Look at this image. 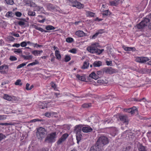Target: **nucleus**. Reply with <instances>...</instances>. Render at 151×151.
Masks as SVG:
<instances>
[{"mask_svg":"<svg viewBox=\"0 0 151 151\" xmlns=\"http://www.w3.org/2000/svg\"><path fill=\"white\" fill-rule=\"evenodd\" d=\"M108 143L109 140L108 138L105 136H102L99 138L96 144L101 148Z\"/></svg>","mask_w":151,"mask_h":151,"instance_id":"nucleus-1","label":"nucleus"},{"mask_svg":"<svg viewBox=\"0 0 151 151\" xmlns=\"http://www.w3.org/2000/svg\"><path fill=\"white\" fill-rule=\"evenodd\" d=\"M56 134L55 132H52L48 134L45 138V141L48 143L54 142L56 138Z\"/></svg>","mask_w":151,"mask_h":151,"instance_id":"nucleus-2","label":"nucleus"},{"mask_svg":"<svg viewBox=\"0 0 151 151\" xmlns=\"http://www.w3.org/2000/svg\"><path fill=\"white\" fill-rule=\"evenodd\" d=\"M98 43H92L91 45L87 47L86 50L91 53H94L96 52L97 47H99Z\"/></svg>","mask_w":151,"mask_h":151,"instance_id":"nucleus-3","label":"nucleus"},{"mask_svg":"<svg viewBox=\"0 0 151 151\" xmlns=\"http://www.w3.org/2000/svg\"><path fill=\"white\" fill-rule=\"evenodd\" d=\"M45 129L42 127L37 129L36 135L38 139H42L45 136Z\"/></svg>","mask_w":151,"mask_h":151,"instance_id":"nucleus-4","label":"nucleus"},{"mask_svg":"<svg viewBox=\"0 0 151 151\" xmlns=\"http://www.w3.org/2000/svg\"><path fill=\"white\" fill-rule=\"evenodd\" d=\"M150 22V19L147 18H145L139 23L137 27L138 29H142L148 25Z\"/></svg>","mask_w":151,"mask_h":151,"instance_id":"nucleus-5","label":"nucleus"},{"mask_svg":"<svg viewBox=\"0 0 151 151\" xmlns=\"http://www.w3.org/2000/svg\"><path fill=\"white\" fill-rule=\"evenodd\" d=\"M24 2L26 5L31 7H36L38 11H40L42 8L39 6H37L36 5L34 2L29 0H24Z\"/></svg>","mask_w":151,"mask_h":151,"instance_id":"nucleus-6","label":"nucleus"},{"mask_svg":"<svg viewBox=\"0 0 151 151\" xmlns=\"http://www.w3.org/2000/svg\"><path fill=\"white\" fill-rule=\"evenodd\" d=\"M68 136V134L67 133H65L63 134L61 137L56 142L58 145L61 144L64 142Z\"/></svg>","mask_w":151,"mask_h":151,"instance_id":"nucleus-7","label":"nucleus"},{"mask_svg":"<svg viewBox=\"0 0 151 151\" xmlns=\"http://www.w3.org/2000/svg\"><path fill=\"white\" fill-rule=\"evenodd\" d=\"M149 60V58L147 57H137L135 59L136 62L141 63H145Z\"/></svg>","mask_w":151,"mask_h":151,"instance_id":"nucleus-8","label":"nucleus"},{"mask_svg":"<svg viewBox=\"0 0 151 151\" xmlns=\"http://www.w3.org/2000/svg\"><path fill=\"white\" fill-rule=\"evenodd\" d=\"M124 111L131 113L132 114L137 112V110L136 107H133L129 109H124Z\"/></svg>","mask_w":151,"mask_h":151,"instance_id":"nucleus-9","label":"nucleus"},{"mask_svg":"<svg viewBox=\"0 0 151 151\" xmlns=\"http://www.w3.org/2000/svg\"><path fill=\"white\" fill-rule=\"evenodd\" d=\"M119 118L122 122L127 125L128 124L129 120L128 117L126 115H122L119 116Z\"/></svg>","mask_w":151,"mask_h":151,"instance_id":"nucleus-10","label":"nucleus"},{"mask_svg":"<svg viewBox=\"0 0 151 151\" xmlns=\"http://www.w3.org/2000/svg\"><path fill=\"white\" fill-rule=\"evenodd\" d=\"M82 130L83 132L88 133L91 132L92 129L89 126L87 125L83 127Z\"/></svg>","mask_w":151,"mask_h":151,"instance_id":"nucleus-11","label":"nucleus"},{"mask_svg":"<svg viewBox=\"0 0 151 151\" xmlns=\"http://www.w3.org/2000/svg\"><path fill=\"white\" fill-rule=\"evenodd\" d=\"M116 70L112 69L111 68H105L104 69V72L106 73L111 74L116 72Z\"/></svg>","mask_w":151,"mask_h":151,"instance_id":"nucleus-12","label":"nucleus"},{"mask_svg":"<svg viewBox=\"0 0 151 151\" xmlns=\"http://www.w3.org/2000/svg\"><path fill=\"white\" fill-rule=\"evenodd\" d=\"M3 98L4 99L8 101H12L15 99V97L14 96H10L7 94H4Z\"/></svg>","mask_w":151,"mask_h":151,"instance_id":"nucleus-13","label":"nucleus"},{"mask_svg":"<svg viewBox=\"0 0 151 151\" xmlns=\"http://www.w3.org/2000/svg\"><path fill=\"white\" fill-rule=\"evenodd\" d=\"M90 151H101V148L95 144L91 147Z\"/></svg>","mask_w":151,"mask_h":151,"instance_id":"nucleus-14","label":"nucleus"},{"mask_svg":"<svg viewBox=\"0 0 151 151\" xmlns=\"http://www.w3.org/2000/svg\"><path fill=\"white\" fill-rule=\"evenodd\" d=\"M83 127L82 125H77L75 127L74 132L76 133H81Z\"/></svg>","mask_w":151,"mask_h":151,"instance_id":"nucleus-15","label":"nucleus"},{"mask_svg":"<svg viewBox=\"0 0 151 151\" xmlns=\"http://www.w3.org/2000/svg\"><path fill=\"white\" fill-rule=\"evenodd\" d=\"M8 66L7 65L5 64H4L3 65L0 66V72L1 73L4 74L6 73V72L5 70H3L4 69H8Z\"/></svg>","mask_w":151,"mask_h":151,"instance_id":"nucleus-16","label":"nucleus"},{"mask_svg":"<svg viewBox=\"0 0 151 151\" xmlns=\"http://www.w3.org/2000/svg\"><path fill=\"white\" fill-rule=\"evenodd\" d=\"M72 6L76 7L78 9H81L83 8V5L81 4L80 2H75L74 4L72 5Z\"/></svg>","mask_w":151,"mask_h":151,"instance_id":"nucleus-17","label":"nucleus"},{"mask_svg":"<svg viewBox=\"0 0 151 151\" xmlns=\"http://www.w3.org/2000/svg\"><path fill=\"white\" fill-rule=\"evenodd\" d=\"M75 34L78 37H80L86 36V33L81 30H78L76 31L75 33Z\"/></svg>","mask_w":151,"mask_h":151,"instance_id":"nucleus-18","label":"nucleus"},{"mask_svg":"<svg viewBox=\"0 0 151 151\" xmlns=\"http://www.w3.org/2000/svg\"><path fill=\"white\" fill-rule=\"evenodd\" d=\"M57 114V113L55 112H46L45 113V115L48 117H53Z\"/></svg>","mask_w":151,"mask_h":151,"instance_id":"nucleus-19","label":"nucleus"},{"mask_svg":"<svg viewBox=\"0 0 151 151\" xmlns=\"http://www.w3.org/2000/svg\"><path fill=\"white\" fill-rule=\"evenodd\" d=\"M137 146L139 151H146V147L143 146L142 144H139Z\"/></svg>","mask_w":151,"mask_h":151,"instance_id":"nucleus-20","label":"nucleus"},{"mask_svg":"<svg viewBox=\"0 0 151 151\" xmlns=\"http://www.w3.org/2000/svg\"><path fill=\"white\" fill-rule=\"evenodd\" d=\"M47 104L46 103L44 104L42 102H40L38 104V107L42 109H44L45 108H47Z\"/></svg>","mask_w":151,"mask_h":151,"instance_id":"nucleus-21","label":"nucleus"},{"mask_svg":"<svg viewBox=\"0 0 151 151\" xmlns=\"http://www.w3.org/2000/svg\"><path fill=\"white\" fill-rule=\"evenodd\" d=\"M76 134V139L77 140V143H79V142L81 140L82 137V135L81 133H77Z\"/></svg>","mask_w":151,"mask_h":151,"instance_id":"nucleus-22","label":"nucleus"},{"mask_svg":"<svg viewBox=\"0 0 151 151\" xmlns=\"http://www.w3.org/2000/svg\"><path fill=\"white\" fill-rule=\"evenodd\" d=\"M86 15L88 17H94L95 14L89 11H86Z\"/></svg>","mask_w":151,"mask_h":151,"instance_id":"nucleus-23","label":"nucleus"},{"mask_svg":"<svg viewBox=\"0 0 151 151\" xmlns=\"http://www.w3.org/2000/svg\"><path fill=\"white\" fill-rule=\"evenodd\" d=\"M32 27L36 29H37L41 32H47V31H46L44 30L42 28L40 27H38L36 25H33Z\"/></svg>","mask_w":151,"mask_h":151,"instance_id":"nucleus-24","label":"nucleus"},{"mask_svg":"<svg viewBox=\"0 0 151 151\" xmlns=\"http://www.w3.org/2000/svg\"><path fill=\"white\" fill-rule=\"evenodd\" d=\"M89 77L95 80H96L99 78V76L96 75L94 72L92 73L91 74H90Z\"/></svg>","mask_w":151,"mask_h":151,"instance_id":"nucleus-25","label":"nucleus"},{"mask_svg":"<svg viewBox=\"0 0 151 151\" xmlns=\"http://www.w3.org/2000/svg\"><path fill=\"white\" fill-rule=\"evenodd\" d=\"M102 63L99 61H97L94 62L93 65L95 67H99L101 65Z\"/></svg>","mask_w":151,"mask_h":151,"instance_id":"nucleus-26","label":"nucleus"},{"mask_svg":"<svg viewBox=\"0 0 151 151\" xmlns=\"http://www.w3.org/2000/svg\"><path fill=\"white\" fill-rule=\"evenodd\" d=\"M55 54L57 59L58 60H60L61 58V56L59 51L56 50Z\"/></svg>","mask_w":151,"mask_h":151,"instance_id":"nucleus-27","label":"nucleus"},{"mask_svg":"<svg viewBox=\"0 0 151 151\" xmlns=\"http://www.w3.org/2000/svg\"><path fill=\"white\" fill-rule=\"evenodd\" d=\"M125 50L126 51H134L135 50V49L134 47H125L124 48Z\"/></svg>","mask_w":151,"mask_h":151,"instance_id":"nucleus-28","label":"nucleus"},{"mask_svg":"<svg viewBox=\"0 0 151 151\" xmlns=\"http://www.w3.org/2000/svg\"><path fill=\"white\" fill-rule=\"evenodd\" d=\"M14 15V14L12 12L9 11L6 14V17L7 18L12 17Z\"/></svg>","mask_w":151,"mask_h":151,"instance_id":"nucleus-29","label":"nucleus"},{"mask_svg":"<svg viewBox=\"0 0 151 151\" xmlns=\"http://www.w3.org/2000/svg\"><path fill=\"white\" fill-rule=\"evenodd\" d=\"M43 52L42 50H35L32 52V53L35 55H37Z\"/></svg>","mask_w":151,"mask_h":151,"instance_id":"nucleus-30","label":"nucleus"},{"mask_svg":"<svg viewBox=\"0 0 151 151\" xmlns=\"http://www.w3.org/2000/svg\"><path fill=\"white\" fill-rule=\"evenodd\" d=\"M21 56L24 60H29L32 59V55L26 56L24 55H22Z\"/></svg>","mask_w":151,"mask_h":151,"instance_id":"nucleus-31","label":"nucleus"},{"mask_svg":"<svg viewBox=\"0 0 151 151\" xmlns=\"http://www.w3.org/2000/svg\"><path fill=\"white\" fill-rule=\"evenodd\" d=\"M39 64V62L37 60H35L34 62L29 64L27 66L28 67L31 65L33 66Z\"/></svg>","mask_w":151,"mask_h":151,"instance_id":"nucleus-32","label":"nucleus"},{"mask_svg":"<svg viewBox=\"0 0 151 151\" xmlns=\"http://www.w3.org/2000/svg\"><path fill=\"white\" fill-rule=\"evenodd\" d=\"M89 63H88L85 62L83 63V65L82 67L81 68L82 69H84L87 68L88 67Z\"/></svg>","mask_w":151,"mask_h":151,"instance_id":"nucleus-33","label":"nucleus"},{"mask_svg":"<svg viewBox=\"0 0 151 151\" xmlns=\"http://www.w3.org/2000/svg\"><path fill=\"white\" fill-rule=\"evenodd\" d=\"M117 129L115 128H112L111 130V135L114 136L116 133Z\"/></svg>","mask_w":151,"mask_h":151,"instance_id":"nucleus-34","label":"nucleus"},{"mask_svg":"<svg viewBox=\"0 0 151 151\" xmlns=\"http://www.w3.org/2000/svg\"><path fill=\"white\" fill-rule=\"evenodd\" d=\"M110 5L111 6H116L118 4L119 2L118 1L114 0L110 2Z\"/></svg>","mask_w":151,"mask_h":151,"instance_id":"nucleus-35","label":"nucleus"},{"mask_svg":"<svg viewBox=\"0 0 151 151\" xmlns=\"http://www.w3.org/2000/svg\"><path fill=\"white\" fill-rule=\"evenodd\" d=\"M38 17H40V18H43V19L42 20H41L40 19H38V22H39L40 23H43L45 21V20H46L45 18H43V17L42 16V15H38Z\"/></svg>","mask_w":151,"mask_h":151,"instance_id":"nucleus-36","label":"nucleus"},{"mask_svg":"<svg viewBox=\"0 0 151 151\" xmlns=\"http://www.w3.org/2000/svg\"><path fill=\"white\" fill-rule=\"evenodd\" d=\"M102 14L104 16H108L110 14V12L109 10H107L102 11Z\"/></svg>","mask_w":151,"mask_h":151,"instance_id":"nucleus-37","label":"nucleus"},{"mask_svg":"<svg viewBox=\"0 0 151 151\" xmlns=\"http://www.w3.org/2000/svg\"><path fill=\"white\" fill-rule=\"evenodd\" d=\"M76 77L79 80L82 81H84L85 80V78L83 76H80L79 74L76 75Z\"/></svg>","mask_w":151,"mask_h":151,"instance_id":"nucleus-38","label":"nucleus"},{"mask_svg":"<svg viewBox=\"0 0 151 151\" xmlns=\"http://www.w3.org/2000/svg\"><path fill=\"white\" fill-rule=\"evenodd\" d=\"M46 29L48 30H53L55 29V28L51 25H48L46 27Z\"/></svg>","mask_w":151,"mask_h":151,"instance_id":"nucleus-39","label":"nucleus"},{"mask_svg":"<svg viewBox=\"0 0 151 151\" xmlns=\"http://www.w3.org/2000/svg\"><path fill=\"white\" fill-rule=\"evenodd\" d=\"M15 84L16 85L21 86L22 85V83L21 82V80L20 79H18L15 83Z\"/></svg>","mask_w":151,"mask_h":151,"instance_id":"nucleus-40","label":"nucleus"},{"mask_svg":"<svg viewBox=\"0 0 151 151\" xmlns=\"http://www.w3.org/2000/svg\"><path fill=\"white\" fill-rule=\"evenodd\" d=\"M18 24L19 25L22 27H25V23L24 21H19L18 22Z\"/></svg>","mask_w":151,"mask_h":151,"instance_id":"nucleus-41","label":"nucleus"},{"mask_svg":"<svg viewBox=\"0 0 151 151\" xmlns=\"http://www.w3.org/2000/svg\"><path fill=\"white\" fill-rule=\"evenodd\" d=\"M28 14L29 16H35V13L33 11L29 10L28 12Z\"/></svg>","mask_w":151,"mask_h":151,"instance_id":"nucleus-42","label":"nucleus"},{"mask_svg":"<svg viewBox=\"0 0 151 151\" xmlns=\"http://www.w3.org/2000/svg\"><path fill=\"white\" fill-rule=\"evenodd\" d=\"M42 122L43 121V120L40 119H33L31 120L30 121V122Z\"/></svg>","mask_w":151,"mask_h":151,"instance_id":"nucleus-43","label":"nucleus"},{"mask_svg":"<svg viewBox=\"0 0 151 151\" xmlns=\"http://www.w3.org/2000/svg\"><path fill=\"white\" fill-rule=\"evenodd\" d=\"M27 63H23L21 64H20L19 65H18L17 66V69L20 68L24 67V66L26 65Z\"/></svg>","mask_w":151,"mask_h":151,"instance_id":"nucleus-44","label":"nucleus"},{"mask_svg":"<svg viewBox=\"0 0 151 151\" xmlns=\"http://www.w3.org/2000/svg\"><path fill=\"white\" fill-rule=\"evenodd\" d=\"M27 45V42L23 41L20 43V46L22 47H24Z\"/></svg>","mask_w":151,"mask_h":151,"instance_id":"nucleus-45","label":"nucleus"},{"mask_svg":"<svg viewBox=\"0 0 151 151\" xmlns=\"http://www.w3.org/2000/svg\"><path fill=\"white\" fill-rule=\"evenodd\" d=\"M71 59V58L68 55H65V61L66 62H68L70 61Z\"/></svg>","mask_w":151,"mask_h":151,"instance_id":"nucleus-46","label":"nucleus"},{"mask_svg":"<svg viewBox=\"0 0 151 151\" xmlns=\"http://www.w3.org/2000/svg\"><path fill=\"white\" fill-rule=\"evenodd\" d=\"M96 53H97L98 55H100L101 53H102V52L104 51V49H102L101 50H100L98 49V48H97L96 49Z\"/></svg>","mask_w":151,"mask_h":151,"instance_id":"nucleus-47","label":"nucleus"},{"mask_svg":"<svg viewBox=\"0 0 151 151\" xmlns=\"http://www.w3.org/2000/svg\"><path fill=\"white\" fill-rule=\"evenodd\" d=\"M73 40L71 37H68L66 39V41L69 43H70L73 41Z\"/></svg>","mask_w":151,"mask_h":151,"instance_id":"nucleus-48","label":"nucleus"},{"mask_svg":"<svg viewBox=\"0 0 151 151\" xmlns=\"http://www.w3.org/2000/svg\"><path fill=\"white\" fill-rule=\"evenodd\" d=\"M8 4H12L14 3L13 0H4Z\"/></svg>","mask_w":151,"mask_h":151,"instance_id":"nucleus-49","label":"nucleus"},{"mask_svg":"<svg viewBox=\"0 0 151 151\" xmlns=\"http://www.w3.org/2000/svg\"><path fill=\"white\" fill-rule=\"evenodd\" d=\"M6 137V136L5 135L2 133H0V141Z\"/></svg>","mask_w":151,"mask_h":151,"instance_id":"nucleus-50","label":"nucleus"},{"mask_svg":"<svg viewBox=\"0 0 151 151\" xmlns=\"http://www.w3.org/2000/svg\"><path fill=\"white\" fill-rule=\"evenodd\" d=\"M14 52L15 53H21L22 52V51L21 50V49H16L15 50Z\"/></svg>","mask_w":151,"mask_h":151,"instance_id":"nucleus-51","label":"nucleus"},{"mask_svg":"<svg viewBox=\"0 0 151 151\" xmlns=\"http://www.w3.org/2000/svg\"><path fill=\"white\" fill-rule=\"evenodd\" d=\"M10 60L11 61H15L17 60V58L15 56H12L10 57Z\"/></svg>","mask_w":151,"mask_h":151,"instance_id":"nucleus-52","label":"nucleus"},{"mask_svg":"<svg viewBox=\"0 0 151 151\" xmlns=\"http://www.w3.org/2000/svg\"><path fill=\"white\" fill-rule=\"evenodd\" d=\"M0 125H5V126H8V125H13L12 123H0Z\"/></svg>","mask_w":151,"mask_h":151,"instance_id":"nucleus-53","label":"nucleus"},{"mask_svg":"<svg viewBox=\"0 0 151 151\" xmlns=\"http://www.w3.org/2000/svg\"><path fill=\"white\" fill-rule=\"evenodd\" d=\"M69 52L71 53L74 54L76 53V49H73L69 51Z\"/></svg>","mask_w":151,"mask_h":151,"instance_id":"nucleus-54","label":"nucleus"},{"mask_svg":"<svg viewBox=\"0 0 151 151\" xmlns=\"http://www.w3.org/2000/svg\"><path fill=\"white\" fill-rule=\"evenodd\" d=\"M6 119V116L4 115H0V120L4 119Z\"/></svg>","mask_w":151,"mask_h":151,"instance_id":"nucleus-55","label":"nucleus"},{"mask_svg":"<svg viewBox=\"0 0 151 151\" xmlns=\"http://www.w3.org/2000/svg\"><path fill=\"white\" fill-rule=\"evenodd\" d=\"M134 101H141L142 100H143V101L145 102L146 101V99L145 98H143L141 100H138V99H134Z\"/></svg>","mask_w":151,"mask_h":151,"instance_id":"nucleus-56","label":"nucleus"},{"mask_svg":"<svg viewBox=\"0 0 151 151\" xmlns=\"http://www.w3.org/2000/svg\"><path fill=\"white\" fill-rule=\"evenodd\" d=\"M8 39L10 41H13L15 40V38L12 36H9L8 37Z\"/></svg>","mask_w":151,"mask_h":151,"instance_id":"nucleus-57","label":"nucleus"},{"mask_svg":"<svg viewBox=\"0 0 151 151\" xmlns=\"http://www.w3.org/2000/svg\"><path fill=\"white\" fill-rule=\"evenodd\" d=\"M106 63L107 65H112V61H107Z\"/></svg>","mask_w":151,"mask_h":151,"instance_id":"nucleus-58","label":"nucleus"},{"mask_svg":"<svg viewBox=\"0 0 151 151\" xmlns=\"http://www.w3.org/2000/svg\"><path fill=\"white\" fill-rule=\"evenodd\" d=\"M20 44L18 43H15L12 45V46L13 47H20Z\"/></svg>","mask_w":151,"mask_h":151,"instance_id":"nucleus-59","label":"nucleus"},{"mask_svg":"<svg viewBox=\"0 0 151 151\" xmlns=\"http://www.w3.org/2000/svg\"><path fill=\"white\" fill-rule=\"evenodd\" d=\"M98 33L97 32L95 34H94L92 36L91 38L92 39H95L98 36Z\"/></svg>","mask_w":151,"mask_h":151,"instance_id":"nucleus-60","label":"nucleus"},{"mask_svg":"<svg viewBox=\"0 0 151 151\" xmlns=\"http://www.w3.org/2000/svg\"><path fill=\"white\" fill-rule=\"evenodd\" d=\"M12 35L15 37H19V35L18 33H15L14 32H12Z\"/></svg>","mask_w":151,"mask_h":151,"instance_id":"nucleus-61","label":"nucleus"},{"mask_svg":"<svg viewBox=\"0 0 151 151\" xmlns=\"http://www.w3.org/2000/svg\"><path fill=\"white\" fill-rule=\"evenodd\" d=\"M15 15L17 17H20L22 15V14L20 12H17L15 13Z\"/></svg>","mask_w":151,"mask_h":151,"instance_id":"nucleus-62","label":"nucleus"},{"mask_svg":"<svg viewBox=\"0 0 151 151\" xmlns=\"http://www.w3.org/2000/svg\"><path fill=\"white\" fill-rule=\"evenodd\" d=\"M130 148L129 147H126L125 148H124L122 151H129Z\"/></svg>","mask_w":151,"mask_h":151,"instance_id":"nucleus-63","label":"nucleus"},{"mask_svg":"<svg viewBox=\"0 0 151 151\" xmlns=\"http://www.w3.org/2000/svg\"><path fill=\"white\" fill-rule=\"evenodd\" d=\"M30 86V84L28 83H27L26 84V89L27 90H30V89H29V86Z\"/></svg>","mask_w":151,"mask_h":151,"instance_id":"nucleus-64","label":"nucleus"}]
</instances>
